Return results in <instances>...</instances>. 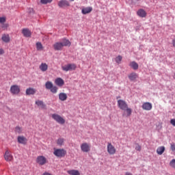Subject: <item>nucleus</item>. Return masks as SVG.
<instances>
[{"mask_svg": "<svg viewBox=\"0 0 175 175\" xmlns=\"http://www.w3.org/2000/svg\"><path fill=\"white\" fill-rule=\"evenodd\" d=\"M21 89H20V86L18 85H12L10 87V92H11V94L12 95H18V94H20L21 92Z\"/></svg>", "mask_w": 175, "mask_h": 175, "instance_id": "39448f33", "label": "nucleus"}, {"mask_svg": "<svg viewBox=\"0 0 175 175\" xmlns=\"http://www.w3.org/2000/svg\"><path fill=\"white\" fill-rule=\"evenodd\" d=\"M163 152H165V146H159V148H157V153L158 154V155H162Z\"/></svg>", "mask_w": 175, "mask_h": 175, "instance_id": "cd10ccee", "label": "nucleus"}, {"mask_svg": "<svg viewBox=\"0 0 175 175\" xmlns=\"http://www.w3.org/2000/svg\"><path fill=\"white\" fill-rule=\"evenodd\" d=\"M17 140L18 143H19L20 144H27V142H28L27 138L24 136H18Z\"/></svg>", "mask_w": 175, "mask_h": 175, "instance_id": "ddd939ff", "label": "nucleus"}, {"mask_svg": "<svg viewBox=\"0 0 175 175\" xmlns=\"http://www.w3.org/2000/svg\"><path fill=\"white\" fill-rule=\"evenodd\" d=\"M45 88L49 90L52 94H57L58 92V87L54 86L53 82L46 81L45 83Z\"/></svg>", "mask_w": 175, "mask_h": 175, "instance_id": "f257e3e1", "label": "nucleus"}, {"mask_svg": "<svg viewBox=\"0 0 175 175\" xmlns=\"http://www.w3.org/2000/svg\"><path fill=\"white\" fill-rule=\"evenodd\" d=\"M22 33L25 38H31V36L32 35V33H31V31L28 29H23L22 30Z\"/></svg>", "mask_w": 175, "mask_h": 175, "instance_id": "2eb2a0df", "label": "nucleus"}, {"mask_svg": "<svg viewBox=\"0 0 175 175\" xmlns=\"http://www.w3.org/2000/svg\"><path fill=\"white\" fill-rule=\"evenodd\" d=\"M143 110H146V111H150L152 109V104L151 103L146 102L142 104Z\"/></svg>", "mask_w": 175, "mask_h": 175, "instance_id": "9b49d317", "label": "nucleus"}, {"mask_svg": "<svg viewBox=\"0 0 175 175\" xmlns=\"http://www.w3.org/2000/svg\"><path fill=\"white\" fill-rule=\"evenodd\" d=\"M129 66L134 70H137V69H139V64H137L136 62H131L129 64Z\"/></svg>", "mask_w": 175, "mask_h": 175, "instance_id": "5701e85b", "label": "nucleus"}, {"mask_svg": "<svg viewBox=\"0 0 175 175\" xmlns=\"http://www.w3.org/2000/svg\"><path fill=\"white\" fill-rule=\"evenodd\" d=\"M36 163L40 166H43V165H46L47 163V159L44 156H38L36 158Z\"/></svg>", "mask_w": 175, "mask_h": 175, "instance_id": "0eeeda50", "label": "nucleus"}, {"mask_svg": "<svg viewBox=\"0 0 175 175\" xmlns=\"http://www.w3.org/2000/svg\"><path fill=\"white\" fill-rule=\"evenodd\" d=\"M55 83L56 85H58V87H62V85L65 84V81H64V79H62V78L56 79Z\"/></svg>", "mask_w": 175, "mask_h": 175, "instance_id": "6ab92c4d", "label": "nucleus"}, {"mask_svg": "<svg viewBox=\"0 0 175 175\" xmlns=\"http://www.w3.org/2000/svg\"><path fill=\"white\" fill-rule=\"evenodd\" d=\"M1 39L3 42H5V43H9V42H10V37L9 36V34H3Z\"/></svg>", "mask_w": 175, "mask_h": 175, "instance_id": "b1692460", "label": "nucleus"}, {"mask_svg": "<svg viewBox=\"0 0 175 175\" xmlns=\"http://www.w3.org/2000/svg\"><path fill=\"white\" fill-rule=\"evenodd\" d=\"M67 173L70 175H80V172H79L77 170H68Z\"/></svg>", "mask_w": 175, "mask_h": 175, "instance_id": "bb28decb", "label": "nucleus"}, {"mask_svg": "<svg viewBox=\"0 0 175 175\" xmlns=\"http://www.w3.org/2000/svg\"><path fill=\"white\" fill-rule=\"evenodd\" d=\"M115 61L116 64H121V62L122 61V56L118 55L115 58Z\"/></svg>", "mask_w": 175, "mask_h": 175, "instance_id": "2f4dec72", "label": "nucleus"}, {"mask_svg": "<svg viewBox=\"0 0 175 175\" xmlns=\"http://www.w3.org/2000/svg\"><path fill=\"white\" fill-rule=\"evenodd\" d=\"M107 150L109 155H114V154H116V148L114 147V146H113V144H111V143H108Z\"/></svg>", "mask_w": 175, "mask_h": 175, "instance_id": "1a4fd4ad", "label": "nucleus"}, {"mask_svg": "<svg viewBox=\"0 0 175 175\" xmlns=\"http://www.w3.org/2000/svg\"><path fill=\"white\" fill-rule=\"evenodd\" d=\"M53 47H54L55 50L59 51L62 50L64 45L62 44V42H56L53 44Z\"/></svg>", "mask_w": 175, "mask_h": 175, "instance_id": "dca6fc26", "label": "nucleus"}, {"mask_svg": "<svg viewBox=\"0 0 175 175\" xmlns=\"http://www.w3.org/2000/svg\"><path fill=\"white\" fill-rule=\"evenodd\" d=\"M71 2H73V1H75V0H70Z\"/></svg>", "mask_w": 175, "mask_h": 175, "instance_id": "a18cd8bd", "label": "nucleus"}, {"mask_svg": "<svg viewBox=\"0 0 175 175\" xmlns=\"http://www.w3.org/2000/svg\"><path fill=\"white\" fill-rule=\"evenodd\" d=\"M170 124H172L173 126H175V119H172L170 120Z\"/></svg>", "mask_w": 175, "mask_h": 175, "instance_id": "58836bf2", "label": "nucleus"}, {"mask_svg": "<svg viewBox=\"0 0 175 175\" xmlns=\"http://www.w3.org/2000/svg\"><path fill=\"white\" fill-rule=\"evenodd\" d=\"M81 150L82 152H90L91 151V145L87 142L83 143L81 145Z\"/></svg>", "mask_w": 175, "mask_h": 175, "instance_id": "423d86ee", "label": "nucleus"}, {"mask_svg": "<svg viewBox=\"0 0 175 175\" xmlns=\"http://www.w3.org/2000/svg\"><path fill=\"white\" fill-rule=\"evenodd\" d=\"M172 44L175 47V38L172 40Z\"/></svg>", "mask_w": 175, "mask_h": 175, "instance_id": "79ce46f5", "label": "nucleus"}, {"mask_svg": "<svg viewBox=\"0 0 175 175\" xmlns=\"http://www.w3.org/2000/svg\"><path fill=\"white\" fill-rule=\"evenodd\" d=\"M59 99L62 100V102H65L66 99H68V94L66 93L61 92L59 94Z\"/></svg>", "mask_w": 175, "mask_h": 175, "instance_id": "f3484780", "label": "nucleus"}, {"mask_svg": "<svg viewBox=\"0 0 175 175\" xmlns=\"http://www.w3.org/2000/svg\"><path fill=\"white\" fill-rule=\"evenodd\" d=\"M2 54H5V51L3 49H0V55H2Z\"/></svg>", "mask_w": 175, "mask_h": 175, "instance_id": "ea45409f", "label": "nucleus"}, {"mask_svg": "<svg viewBox=\"0 0 175 175\" xmlns=\"http://www.w3.org/2000/svg\"><path fill=\"white\" fill-rule=\"evenodd\" d=\"M92 12V7L84 8L81 10L82 14H88Z\"/></svg>", "mask_w": 175, "mask_h": 175, "instance_id": "a211bd4d", "label": "nucleus"}, {"mask_svg": "<svg viewBox=\"0 0 175 175\" xmlns=\"http://www.w3.org/2000/svg\"><path fill=\"white\" fill-rule=\"evenodd\" d=\"M62 43L63 47L66 46H70L71 44L70 41H69V40H67V39H64Z\"/></svg>", "mask_w": 175, "mask_h": 175, "instance_id": "c85d7f7f", "label": "nucleus"}, {"mask_svg": "<svg viewBox=\"0 0 175 175\" xmlns=\"http://www.w3.org/2000/svg\"><path fill=\"white\" fill-rule=\"evenodd\" d=\"M4 158L5 161L10 162V161L13 160V155L9 152V150H6L4 154Z\"/></svg>", "mask_w": 175, "mask_h": 175, "instance_id": "f8f14e48", "label": "nucleus"}, {"mask_svg": "<svg viewBox=\"0 0 175 175\" xmlns=\"http://www.w3.org/2000/svg\"><path fill=\"white\" fill-rule=\"evenodd\" d=\"M171 150H172V151H175V144L174 143L171 144Z\"/></svg>", "mask_w": 175, "mask_h": 175, "instance_id": "4c0bfd02", "label": "nucleus"}, {"mask_svg": "<svg viewBox=\"0 0 175 175\" xmlns=\"http://www.w3.org/2000/svg\"><path fill=\"white\" fill-rule=\"evenodd\" d=\"M42 5H47V3H51L53 0H40Z\"/></svg>", "mask_w": 175, "mask_h": 175, "instance_id": "72a5a7b5", "label": "nucleus"}, {"mask_svg": "<svg viewBox=\"0 0 175 175\" xmlns=\"http://www.w3.org/2000/svg\"><path fill=\"white\" fill-rule=\"evenodd\" d=\"M15 133H18L19 135L21 133H23V127H21V126H18L15 127Z\"/></svg>", "mask_w": 175, "mask_h": 175, "instance_id": "c756f323", "label": "nucleus"}, {"mask_svg": "<svg viewBox=\"0 0 175 175\" xmlns=\"http://www.w3.org/2000/svg\"><path fill=\"white\" fill-rule=\"evenodd\" d=\"M51 117L54 121L57 122V124H60V125H64V124H65V119L58 113H53Z\"/></svg>", "mask_w": 175, "mask_h": 175, "instance_id": "f03ea898", "label": "nucleus"}, {"mask_svg": "<svg viewBox=\"0 0 175 175\" xmlns=\"http://www.w3.org/2000/svg\"><path fill=\"white\" fill-rule=\"evenodd\" d=\"M76 68H77V66L75 64H68L62 66V69L64 72H69V70H76Z\"/></svg>", "mask_w": 175, "mask_h": 175, "instance_id": "20e7f679", "label": "nucleus"}, {"mask_svg": "<svg viewBox=\"0 0 175 175\" xmlns=\"http://www.w3.org/2000/svg\"><path fill=\"white\" fill-rule=\"evenodd\" d=\"M36 49L38 51H40L41 50H43V45L41 42H37L36 43Z\"/></svg>", "mask_w": 175, "mask_h": 175, "instance_id": "7c9ffc66", "label": "nucleus"}, {"mask_svg": "<svg viewBox=\"0 0 175 175\" xmlns=\"http://www.w3.org/2000/svg\"><path fill=\"white\" fill-rule=\"evenodd\" d=\"M118 107L120 110H124L125 109H126L127 107H129V105L128 103H126V101L124 100H118Z\"/></svg>", "mask_w": 175, "mask_h": 175, "instance_id": "6e6552de", "label": "nucleus"}, {"mask_svg": "<svg viewBox=\"0 0 175 175\" xmlns=\"http://www.w3.org/2000/svg\"><path fill=\"white\" fill-rule=\"evenodd\" d=\"M137 16H139V17H142L143 18L144 17H146L147 12H146V10H144L143 9H139L137 12Z\"/></svg>", "mask_w": 175, "mask_h": 175, "instance_id": "4468645a", "label": "nucleus"}, {"mask_svg": "<svg viewBox=\"0 0 175 175\" xmlns=\"http://www.w3.org/2000/svg\"><path fill=\"white\" fill-rule=\"evenodd\" d=\"M125 175H133L132 173L130 172H126Z\"/></svg>", "mask_w": 175, "mask_h": 175, "instance_id": "37998d69", "label": "nucleus"}, {"mask_svg": "<svg viewBox=\"0 0 175 175\" xmlns=\"http://www.w3.org/2000/svg\"><path fill=\"white\" fill-rule=\"evenodd\" d=\"M36 105H37V106H38L39 107H41V109H46V105L44 104V103H43V101L40 100H36Z\"/></svg>", "mask_w": 175, "mask_h": 175, "instance_id": "a878e982", "label": "nucleus"}, {"mask_svg": "<svg viewBox=\"0 0 175 175\" xmlns=\"http://www.w3.org/2000/svg\"><path fill=\"white\" fill-rule=\"evenodd\" d=\"M34 94H36V89L29 88L26 90V95H34Z\"/></svg>", "mask_w": 175, "mask_h": 175, "instance_id": "412c9836", "label": "nucleus"}, {"mask_svg": "<svg viewBox=\"0 0 175 175\" xmlns=\"http://www.w3.org/2000/svg\"><path fill=\"white\" fill-rule=\"evenodd\" d=\"M7 28L8 27V25L7 24H4V25H3V26H2V28Z\"/></svg>", "mask_w": 175, "mask_h": 175, "instance_id": "a19ab883", "label": "nucleus"}, {"mask_svg": "<svg viewBox=\"0 0 175 175\" xmlns=\"http://www.w3.org/2000/svg\"><path fill=\"white\" fill-rule=\"evenodd\" d=\"M39 68L41 72H46L49 69V66L46 63H42Z\"/></svg>", "mask_w": 175, "mask_h": 175, "instance_id": "aec40b11", "label": "nucleus"}, {"mask_svg": "<svg viewBox=\"0 0 175 175\" xmlns=\"http://www.w3.org/2000/svg\"><path fill=\"white\" fill-rule=\"evenodd\" d=\"M135 150L137 151H141L142 150V146H140L139 144H137V146L135 147Z\"/></svg>", "mask_w": 175, "mask_h": 175, "instance_id": "e433bc0d", "label": "nucleus"}, {"mask_svg": "<svg viewBox=\"0 0 175 175\" xmlns=\"http://www.w3.org/2000/svg\"><path fill=\"white\" fill-rule=\"evenodd\" d=\"M6 23V17H0V24H3Z\"/></svg>", "mask_w": 175, "mask_h": 175, "instance_id": "c9c22d12", "label": "nucleus"}, {"mask_svg": "<svg viewBox=\"0 0 175 175\" xmlns=\"http://www.w3.org/2000/svg\"><path fill=\"white\" fill-rule=\"evenodd\" d=\"M129 79L131 80V81H135V80L137 79V75L136 72H132L129 75Z\"/></svg>", "mask_w": 175, "mask_h": 175, "instance_id": "393cba45", "label": "nucleus"}, {"mask_svg": "<svg viewBox=\"0 0 175 175\" xmlns=\"http://www.w3.org/2000/svg\"><path fill=\"white\" fill-rule=\"evenodd\" d=\"M53 154L57 158H64L66 155V150L64 149H57L54 148Z\"/></svg>", "mask_w": 175, "mask_h": 175, "instance_id": "7ed1b4c3", "label": "nucleus"}, {"mask_svg": "<svg viewBox=\"0 0 175 175\" xmlns=\"http://www.w3.org/2000/svg\"><path fill=\"white\" fill-rule=\"evenodd\" d=\"M59 8H64V6H70L69 1H60L58 3Z\"/></svg>", "mask_w": 175, "mask_h": 175, "instance_id": "4be33fe9", "label": "nucleus"}, {"mask_svg": "<svg viewBox=\"0 0 175 175\" xmlns=\"http://www.w3.org/2000/svg\"><path fill=\"white\" fill-rule=\"evenodd\" d=\"M64 142H65V139H64V138H59L57 141V144L58 146H62V144H64Z\"/></svg>", "mask_w": 175, "mask_h": 175, "instance_id": "473e14b6", "label": "nucleus"}, {"mask_svg": "<svg viewBox=\"0 0 175 175\" xmlns=\"http://www.w3.org/2000/svg\"><path fill=\"white\" fill-rule=\"evenodd\" d=\"M170 166L171 167H172V169H175V159H172L170 162Z\"/></svg>", "mask_w": 175, "mask_h": 175, "instance_id": "f704fd0d", "label": "nucleus"}, {"mask_svg": "<svg viewBox=\"0 0 175 175\" xmlns=\"http://www.w3.org/2000/svg\"><path fill=\"white\" fill-rule=\"evenodd\" d=\"M122 117H131L132 116V109L129 108V106L122 110Z\"/></svg>", "mask_w": 175, "mask_h": 175, "instance_id": "9d476101", "label": "nucleus"}, {"mask_svg": "<svg viewBox=\"0 0 175 175\" xmlns=\"http://www.w3.org/2000/svg\"><path fill=\"white\" fill-rule=\"evenodd\" d=\"M174 79H175V73H174Z\"/></svg>", "mask_w": 175, "mask_h": 175, "instance_id": "c03bdc74", "label": "nucleus"}]
</instances>
